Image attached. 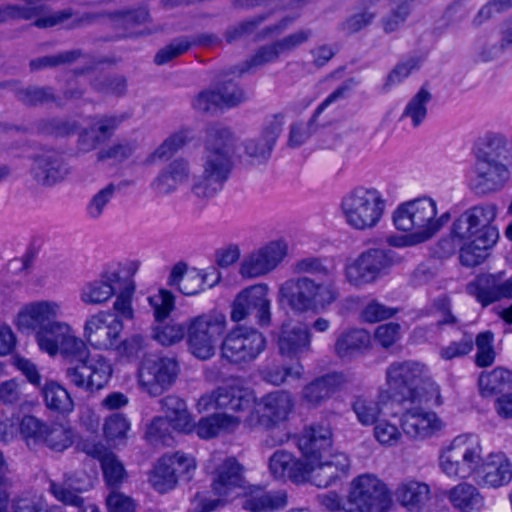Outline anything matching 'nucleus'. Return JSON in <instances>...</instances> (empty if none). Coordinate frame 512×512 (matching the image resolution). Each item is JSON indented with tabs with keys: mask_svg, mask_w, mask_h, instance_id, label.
Instances as JSON below:
<instances>
[{
	"mask_svg": "<svg viewBox=\"0 0 512 512\" xmlns=\"http://www.w3.org/2000/svg\"><path fill=\"white\" fill-rule=\"evenodd\" d=\"M438 466L450 479L473 478L482 488H500L512 480V463L503 452L484 455L475 433H461L439 449Z\"/></svg>",
	"mask_w": 512,
	"mask_h": 512,
	"instance_id": "obj_1",
	"label": "nucleus"
},
{
	"mask_svg": "<svg viewBox=\"0 0 512 512\" xmlns=\"http://www.w3.org/2000/svg\"><path fill=\"white\" fill-rule=\"evenodd\" d=\"M41 351L49 356L76 358L64 371L68 383L85 392L102 390L110 381L113 367L102 354H91L83 339L76 336L70 324L57 319L35 335Z\"/></svg>",
	"mask_w": 512,
	"mask_h": 512,
	"instance_id": "obj_2",
	"label": "nucleus"
},
{
	"mask_svg": "<svg viewBox=\"0 0 512 512\" xmlns=\"http://www.w3.org/2000/svg\"><path fill=\"white\" fill-rule=\"evenodd\" d=\"M496 216V205L483 204L465 210L453 221L451 239L459 247L462 265L475 267L486 260L499 237L498 229L493 225Z\"/></svg>",
	"mask_w": 512,
	"mask_h": 512,
	"instance_id": "obj_3",
	"label": "nucleus"
},
{
	"mask_svg": "<svg viewBox=\"0 0 512 512\" xmlns=\"http://www.w3.org/2000/svg\"><path fill=\"white\" fill-rule=\"evenodd\" d=\"M235 138L231 131L216 125L207 131L201 156L200 175L194 176L190 189L198 198H211L221 191L233 168Z\"/></svg>",
	"mask_w": 512,
	"mask_h": 512,
	"instance_id": "obj_4",
	"label": "nucleus"
},
{
	"mask_svg": "<svg viewBox=\"0 0 512 512\" xmlns=\"http://www.w3.org/2000/svg\"><path fill=\"white\" fill-rule=\"evenodd\" d=\"M340 297L335 277L317 281L308 276L287 279L278 289V302L298 313L327 311Z\"/></svg>",
	"mask_w": 512,
	"mask_h": 512,
	"instance_id": "obj_5",
	"label": "nucleus"
},
{
	"mask_svg": "<svg viewBox=\"0 0 512 512\" xmlns=\"http://www.w3.org/2000/svg\"><path fill=\"white\" fill-rule=\"evenodd\" d=\"M448 212L438 215L437 202L429 196H421L399 204L392 220L399 231L410 233L409 242L418 244L431 239L449 221Z\"/></svg>",
	"mask_w": 512,
	"mask_h": 512,
	"instance_id": "obj_6",
	"label": "nucleus"
},
{
	"mask_svg": "<svg viewBox=\"0 0 512 512\" xmlns=\"http://www.w3.org/2000/svg\"><path fill=\"white\" fill-rule=\"evenodd\" d=\"M386 210V199L374 187L358 186L341 199L344 222L353 230L368 231L379 225Z\"/></svg>",
	"mask_w": 512,
	"mask_h": 512,
	"instance_id": "obj_7",
	"label": "nucleus"
},
{
	"mask_svg": "<svg viewBox=\"0 0 512 512\" xmlns=\"http://www.w3.org/2000/svg\"><path fill=\"white\" fill-rule=\"evenodd\" d=\"M206 468L213 474L212 491L218 498L208 499L205 496L196 495L191 512H210L233 496L235 490L243 487L244 469L234 457L213 454Z\"/></svg>",
	"mask_w": 512,
	"mask_h": 512,
	"instance_id": "obj_8",
	"label": "nucleus"
},
{
	"mask_svg": "<svg viewBox=\"0 0 512 512\" xmlns=\"http://www.w3.org/2000/svg\"><path fill=\"white\" fill-rule=\"evenodd\" d=\"M398 262L400 258L391 249L369 248L345 260L343 278L350 286L361 289L388 275Z\"/></svg>",
	"mask_w": 512,
	"mask_h": 512,
	"instance_id": "obj_9",
	"label": "nucleus"
},
{
	"mask_svg": "<svg viewBox=\"0 0 512 512\" xmlns=\"http://www.w3.org/2000/svg\"><path fill=\"white\" fill-rule=\"evenodd\" d=\"M226 327V316L220 312H210L191 318L187 326V340L191 353L201 360L212 357Z\"/></svg>",
	"mask_w": 512,
	"mask_h": 512,
	"instance_id": "obj_10",
	"label": "nucleus"
},
{
	"mask_svg": "<svg viewBox=\"0 0 512 512\" xmlns=\"http://www.w3.org/2000/svg\"><path fill=\"white\" fill-rule=\"evenodd\" d=\"M348 512L384 511L390 507L391 498L387 486L373 474L354 478L348 488Z\"/></svg>",
	"mask_w": 512,
	"mask_h": 512,
	"instance_id": "obj_11",
	"label": "nucleus"
},
{
	"mask_svg": "<svg viewBox=\"0 0 512 512\" xmlns=\"http://www.w3.org/2000/svg\"><path fill=\"white\" fill-rule=\"evenodd\" d=\"M266 339L252 327L238 326L224 337L221 356L230 363L240 364L255 360L265 349Z\"/></svg>",
	"mask_w": 512,
	"mask_h": 512,
	"instance_id": "obj_12",
	"label": "nucleus"
},
{
	"mask_svg": "<svg viewBox=\"0 0 512 512\" xmlns=\"http://www.w3.org/2000/svg\"><path fill=\"white\" fill-rule=\"evenodd\" d=\"M428 371V367L419 362H393L386 369V384L400 400L415 403L420 397V385Z\"/></svg>",
	"mask_w": 512,
	"mask_h": 512,
	"instance_id": "obj_13",
	"label": "nucleus"
},
{
	"mask_svg": "<svg viewBox=\"0 0 512 512\" xmlns=\"http://www.w3.org/2000/svg\"><path fill=\"white\" fill-rule=\"evenodd\" d=\"M179 372L177 361L171 357H148L137 373L140 389L150 396H159L175 382Z\"/></svg>",
	"mask_w": 512,
	"mask_h": 512,
	"instance_id": "obj_14",
	"label": "nucleus"
},
{
	"mask_svg": "<svg viewBox=\"0 0 512 512\" xmlns=\"http://www.w3.org/2000/svg\"><path fill=\"white\" fill-rule=\"evenodd\" d=\"M252 312L261 327L270 325L271 300L267 284L258 283L242 289L232 302L230 318L233 322H241Z\"/></svg>",
	"mask_w": 512,
	"mask_h": 512,
	"instance_id": "obj_15",
	"label": "nucleus"
},
{
	"mask_svg": "<svg viewBox=\"0 0 512 512\" xmlns=\"http://www.w3.org/2000/svg\"><path fill=\"white\" fill-rule=\"evenodd\" d=\"M124 265L118 261L105 264L98 276L85 282L79 291V299L85 305L101 306L108 303L125 279Z\"/></svg>",
	"mask_w": 512,
	"mask_h": 512,
	"instance_id": "obj_16",
	"label": "nucleus"
},
{
	"mask_svg": "<svg viewBox=\"0 0 512 512\" xmlns=\"http://www.w3.org/2000/svg\"><path fill=\"white\" fill-rule=\"evenodd\" d=\"M124 323L118 318L111 319V312L100 310L89 315L83 325L85 344L99 351H113L121 338Z\"/></svg>",
	"mask_w": 512,
	"mask_h": 512,
	"instance_id": "obj_17",
	"label": "nucleus"
},
{
	"mask_svg": "<svg viewBox=\"0 0 512 512\" xmlns=\"http://www.w3.org/2000/svg\"><path fill=\"white\" fill-rule=\"evenodd\" d=\"M255 405L244 424L249 428H271L288 419L293 401L288 392L276 391L263 396Z\"/></svg>",
	"mask_w": 512,
	"mask_h": 512,
	"instance_id": "obj_18",
	"label": "nucleus"
},
{
	"mask_svg": "<svg viewBox=\"0 0 512 512\" xmlns=\"http://www.w3.org/2000/svg\"><path fill=\"white\" fill-rule=\"evenodd\" d=\"M288 246L275 240L245 255L239 265V274L245 279L265 276L275 270L287 255Z\"/></svg>",
	"mask_w": 512,
	"mask_h": 512,
	"instance_id": "obj_19",
	"label": "nucleus"
},
{
	"mask_svg": "<svg viewBox=\"0 0 512 512\" xmlns=\"http://www.w3.org/2000/svg\"><path fill=\"white\" fill-rule=\"evenodd\" d=\"M63 316L62 304L54 300H36L24 304L18 310L13 324L22 333L35 335L49 323Z\"/></svg>",
	"mask_w": 512,
	"mask_h": 512,
	"instance_id": "obj_20",
	"label": "nucleus"
},
{
	"mask_svg": "<svg viewBox=\"0 0 512 512\" xmlns=\"http://www.w3.org/2000/svg\"><path fill=\"white\" fill-rule=\"evenodd\" d=\"M399 421L403 433L413 440L429 439L444 428V422L437 413L422 407L406 409Z\"/></svg>",
	"mask_w": 512,
	"mask_h": 512,
	"instance_id": "obj_21",
	"label": "nucleus"
},
{
	"mask_svg": "<svg viewBox=\"0 0 512 512\" xmlns=\"http://www.w3.org/2000/svg\"><path fill=\"white\" fill-rule=\"evenodd\" d=\"M268 470L274 479L300 484L310 480L312 466L303 457L298 458L292 452L279 449L270 456Z\"/></svg>",
	"mask_w": 512,
	"mask_h": 512,
	"instance_id": "obj_22",
	"label": "nucleus"
},
{
	"mask_svg": "<svg viewBox=\"0 0 512 512\" xmlns=\"http://www.w3.org/2000/svg\"><path fill=\"white\" fill-rule=\"evenodd\" d=\"M297 446L302 457L311 466L329 455L332 446V431L328 425L313 424L305 427L297 437Z\"/></svg>",
	"mask_w": 512,
	"mask_h": 512,
	"instance_id": "obj_23",
	"label": "nucleus"
},
{
	"mask_svg": "<svg viewBox=\"0 0 512 512\" xmlns=\"http://www.w3.org/2000/svg\"><path fill=\"white\" fill-rule=\"evenodd\" d=\"M192 178L190 161L178 157L167 163L151 183L152 189L159 195H169L188 184Z\"/></svg>",
	"mask_w": 512,
	"mask_h": 512,
	"instance_id": "obj_24",
	"label": "nucleus"
},
{
	"mask_svg": "<svg viewBox=\"0 0 512 512\" xmlns=\"http://www.w3.org/2000/svg\"><path fill=\"white\" fill-rule=\"evenodd\" d=\"M312 333L303 324H284L278 336L279 353L287 358L299 361L311 352Z\"/></svg>",
	"mask_w": 512,
	"mask_h": 512,
	"instance_id": "obj_25",
	"label": "nucleus"
},
{
	"mask_svg": "<svg viewBox=\"0 0 512 512\" xmlns=\"http://www.w3.org/2000/svg\"><path fill=\"white\" fill-rule=\"evenodd\" d=\"M65 12H50L45 5L19 7L7 5L0 7V23L13 19L31 20L35 19L34 25L39 28H47L61 23L68 18Z\"/></svg>",
	"mask_w": 512,
	"mask_h": 512,
	"instance_id": "obj_26",
	"label": "nucleus"
},
{
	"mask_svg": "<svg viewBox=\"0 0 512 512\" xmlns=\"http://www.w3.org/2000/svg\"><path fill=\"white\" fill-rule=\"evenodd\" d=\"M245 99L243 91L234 83L228 82L218 90L204 91L193 101V107L201 112H214L231 108Z\"/></svg>",
	"mask_w": 512,
	"mask_h": 512,
	"instance_id": "obj_27",
	"label": "nucleus"
},
{
	"mask_svg": "<svg viewBox=\"0 0 512 512\" xmlns=\"http://www.w3.org/2000/svg\"><path fill=\"white\" fill-rule=\"evenodd\" d=\"M509 178L507 164L479 158L475 166L473 186L481 193L494 192L501 189Z\"/></svg>",
	"mask_w": 512,
	"mask_h": 512,
	"instance_id": "obj_28",
	"label": "nucleus"
},
{
	"mask_svg": "<svg viewBox=\"0 0 512 512\" xmlns=\"http://www.w3.org/2000/svg\"><path fill=\"white\" fill-rule=\"evenodd\" d=\"M284 117L275 115L263 126L260 135L244 142L245 153L251 158L266 159L282 132Z\"/></svg>",
	"mask_w": 512,
	"mask_h": 512,
	"instance_id": "obj_29",
	"label": "nucleus"
},
{
	"mask_svg": "<svg viewBox=\"0 0 512 512\" xmlns=\"http://www.w3.org/2000/svg\"><path fill=\"white\" fill-rule=\"evenodd\" d=\"M350 468L349 457L343 452H335L323 457L313 465L310 478L318 487H327Z\"/></svg>",
	"mask_w": 512,
	"mask_h": 512,
	"instance_id": "obj_30",
	"label": "nucleus"
},
{
	"mask_svg": "<svg viewBox=\"0 0 512 512\" xmlns=\"http://www.w3.org/2000/svg\"><path fill=\"white\" fill-rule=\"evenodd\" d=\"M371 347V336L364 329H346L339 333L333 345V353L343 361H351Z\"/></svg>",
	"mask_w": 512,
	"mask_h": 512,
	"instance_id": "obj_31",
	"label": "nucleus"
},
{
	"mask_svg": "<svg viewBox=\"0 0 512 512\" xmlns=\"http://www.w3.org/2000/svg\"><path fill=\"white\" fill-rule=\"evenodd\" d=\"M122 120L123 118L118 116H104L92 119L89 128L84 129L79 135V150L89 152L95 149L99 144L112 136Z\"/></svg>",
	"mask_w": 512,
	"mask_h": 512,
	"instance_id": "obj_32",
	"label": "nucleus"
},
{
	"mask_svg": "<svg viewBox=\"0 0 512 512\" xmlns=\"http://www.w3.org/2000/svg\"><path fill=\"white\" fill-rule=\"evenodd\" d=\"M34 179L43 185H52L62 181L69 173L64 161L52 151L38 155L31 168Z\"/></svg>",
	"mask_w": 512,
	"mask_h": 512,
	"instance_id": "obj_33",
	"label": "nucleus"
},
{
	"mask_svg": "<svg viewBox=\"0 0 512 512\" xmlns=\"http://www.w3.org/2000/svg\"><path fill=\"white\" fill-rule=\"evenodd\" d=\"M347 379L342 373H329L321 376L303 388L302 399L311 406H318L341 389Z\"/></svg>",
	"mask_w": 512,
	"mask_h": 512,
	"instance_id": "obj_34",
	"label": "nucleus"
},
{
	"mask_svg": "<svg viewBox=\"0 0 512 512\" xmlns=\"http://www.w3.org/2000/svg\"><path fill=\"white\" fill-rule=\"evenodd\" d=\"M165 418L176 432L190 434L194 432V419L186 402L178 396L167 395L160 401Z\"/></svg>",
	"mask_w": 512,
	"mask_h": 512,
	"instance_id": "obj_35",
	"label": "nucleus"
},
{
	"mask_svg": "<svg viewBox=\"0 0 512 512\" xmlns=\"http://www.w3.org/2000/svg\"><path fill=\"white\" fill-rule=\"evenodd\" d=\"M220 387L222 409L240 412L256 403L253 390L242 379H231Z\"/></svg>",
	"mask_w": 512,
	"mask_h": 512,
	"instance_id": "obj_36",
	"label": "nucleus"
},
{
	"mask_svg": "<svg viewBox=\"0 0 512 512\" xmlns=\"http://www.w3.org/2000/svg\"><path fill=\"white\" fill-rule=\"evenodd\" d=\"M240 423L241 420L237 416L227 413H215L202 417L197 423L194 422V431L199 438L209 440L221 434L235 432Z\"/></svg>",
	"mask_w": 512,
	"mask_h": 512,
	"instance_id": "obj_37",
	"label": "nucleus"
},
{
	"mask_svg": "<svg viewBox=\"0 0 512 512\" xmlns=\"http://www.w3.org/2000/svg\"><path fill=\"white\" fill-rule=\"evenodd\" d=\"M397 502L411 512L420 511L430 499V488L424 482L408 479L398 484L394 491Z\"/></svg>",
	"mask_w": 512,
	"mask_h": 512,
	"instance_id": "obj_38",
	"label": "nucleus"
},
{
	"mask_svg": "<svg viewBox=\"0 0 512 512\" xmlns=\"http://www.w3.org/2000/svg\"><path fill=\"white\" fill-rule=\"evenodd\" d=\"M205 278L198 270H189L185 263L179 262L172 267L167 284L177 287L185 296H193L204 290Z\"/></svg>",
	"mask_w": 512,
	"mask_h": 512,
	"instance_id": "obj_39",
	"label": "nucleus"
},
{
	"mask_svg": "<svg viewBox=\"0 0 512 512\" xmlns=\"http://www.w3.org/2000/svg\"><path fill=\"white\" fill-rule=\"evenodd\" d=\"M469 295L483 306H487L500 299V274H482L467 285Z\"/></svg>",
	"mask_w": 512,
	"mask_h": 512,
	"instance_id": "obj_40",
	"label": "nucleus"
},
{
	"mask_svg": "<svg viewBox=\"0 0 512 512\" xmlns=\"http://www.w3.org/2000/svg\"><path fill=\"white\" fill-rule=\"evenodd\" d=\"M287 496L285 492H268L257 488L245 498L243 508L252 512H271L285 507Z\"/></svg>",
	"mask_w": 512,
	"mask_h": 512,
	"instance_id": "obj_41",
	"label": "nucleus"
},
{
	"mask_svg": "<svg viewBox=\"0 0 512 512\" xmlns=\"http://www.w3.org/2000/svg\"><path fill=\"white\" fill-rule=\"evenodd\" d=\"M446 496L451 505L461 511L479 510L484 505L478 488L465 481L453 486L447 491Z\"/></svg>",
	"mask_w": 512,
	"mask_h": 512,
	"instance_id": "obj_42",
	"label": "nucleus"
},
{
	"mask_svg": "<svg viewBox=\"0 0 512 512\" xmlns=\"http://www.w3.org/2000/svg\"><path fill=\"white\" fill-rule=\"evenodd\" d=\"M46 407L61 415H68L74 410V401L68 390L56 381H46L41 389Z\"/></svg>",
	"mask_w": 512,
	"mask_h": 512,
	"instance_id": "obj_43",
	"label": "nucleus"
},
{
	"mask_svg": "<svg viewBox=\"0 0 512 512\" xmlns=\"http://www.w3.org/2000/svg\"><path fill=\"white\" fill-rule=\"evenodd\" d=\"M484 151L479 158L504 162L508 166L512 162V145L501 133L489 132L484 136Z\"/></svg>",
	"mask_w": 512,
	"mask_h": 512,
	"instance_id": "obj_44",
	"label": "nucleus"
},
{
	"mask_svg": "<svg viewBox=\"0 0 512 512\" xmlns=\"http://www.w3.org/2000/svg\"><path fill=\"white\" fill-rule=\"evenodd\" d=\"M116 292L115 300L113 302L111 319L118 318L121 323L134 319L133 296L136 290L134 281L130 278H125Z\"/></svg>",
	"mask_w": 512,
	"mask_h": 512,
	"instance_id": "obj_45",
	"label": "nucleus"
},
{
	"mask_svg": "<svg viewBox=\"0 0 512 512\" xmlns=\"http://www.w3.org/2000/svg\"><path fill=\"white\" fill-rule=\"evenodd\" d=\"M178 458H160L155 465L149 481L151 485L160 493H165L173 489L179 481L176 472L172 470V464L177 463Z\"/></svg>",
	"mask_w": 512,
	"mask_h": 512,
	"instance_id": "obj_46",
	"label": "nucleus"
},
{
	"mask_svg": "<svg viewBox=\"0 0 512 512\" xmlns=\"http://www.w3.org/2000/svg\"><path fill=\"white\" fill-rule=\"evenodd\" d=\"M478 384L482 396H492L512 387V372L503 368H496L490 372L482 373Z\"/></svg>",
	"mask_w": 512,
	"mask_h": 512,
	"instance_id": "obj_47",
	"label": "nucleus"
},
{
	"mask_svg": "<svg viewBox=\"0 0 512 512\" xmlns=\"http://www.w3.org/2000/svg\"><path fill=\"white\" fill-rule=\"evenodd\" d=\"M431 94L421 88L406 104L401 119L409 120L412 127H419L427 117Z\"/></svg>",
	"mask_w": 512,
	"mask_h": 512,
	"instance_id": "obj_48",
	"label": "nucleus"
},
{
	"mask_svg": "<svg viewBox=\"0 0 512 512\" xmlns=\"http://www.w3.org/2000/svg\"><path fill=\"white\" fill-rule=\"evenodd\" d=\"M74 442L73 430L64 424L52 423L46 425L43 440L49 449L62 452L68 449Z\"/></svg>",
	"mask_w": 512,
	"mask_h": 512,
	"instance_id": "obj_49",
	"label": "nucleus"
},
{
	"mask_svg": "<svg viewBox=\"0 0 512 512\" xmlns=\"http://www.w3.org/2000/svg\"><path fill=\"white\" fill-rule=\"evenodd\" d=\"M187 141V131L181 130L171 134L152 153L147 156L145 163L152 165L158 161L171 158L186 145Z\"/></svg>",
	"mask_w": 512,
	"mask_h": 512,
	"instance_id": "obj_50",
	"label": "nucleus"
},
{
	"mask_svg": "<svg viewBox=\"0 0 512 512\" xmlns=\"http://www.w3.org/2000/svg\"><path fill=\"white\" fill-rule=\"evenodd\" d=\"M187 141V131L181 130L171 134L152 153L147 156L145 163L152 165L158 161L171 158L186 145Z\"/></svg>",
	"mask_w": 512,
	"mask_h": 512,
	"instance_id": "obj_51",
	"label": "nucleus"
},
{
	"mask_svg": "<svg viewBox=\"0 0 512 512\" xmlns=\"http://www.w3.org/2000/svg\"><path fill=\"white\" fill-rule=\"evenodd\" d=\"M352 410L361 425L372 426L381 419L383 409L380 401L366 396H358L352 404Z\"/></svg>",
	"mask_w": 512,
	"mask_h": 512,
	"instance_id": "obj_52",
	"label": "nucleus"
},
{
	"mask_svg": "<svg viewBox=\"0 0 512 512\" xmlns=\"http://www.w3.org/2000/svg\"><path fill=\"white\" fill-rule=\"evenodd\" d=\"M373 426V437L379 445L391 448L402 441L403 431L390 420L381 418Z\"/></svg>",
	"mask_w": 512,
	"mask_h": 512,
	"instance_id": "obj_53",
	"label": "nucleus"
},
{
	"mask_svg": "<svg viewBox=\"0 0 512 512\" xmlns=\"http://www.w3.org/2000/svg\"><path fill=\"white\" fill-rule=\"evenodd\" d=\"M304 373L303 365L297 361L291 366H271L262 372L263 379L275 386L283 384L288 379L299 380Z\"/></svg>",
	"mask_w": 512,
	"mask_h": 512,
	"instance_id": "obj_54",
	"label": "nucleus"
},
{
	"mask_svg": "<svg viewBox=\"0 0 512 512\" xmlns=\"http://www.w3.org/2000/svg\"><path fill=\"white\" fill-rule=\"evenodd\" d=\"M100 461L105 482L114 490L126 477L124 466L113 453L104 454Z\"/></svg>",
	"mask_w": 512,
	"mask_h": 512,
	"instance_id": "obj_55",
	"label": "nucleus"
},
{
	"mask_svg": "<svg viewBox=\"0 0 512 512\" xmlns=\"http://www.w3.org/2000/svg\"><path fill=\"white\" fill-rule=\"evenodd\" d=\"M148 303L153 309L155 322H162L173 311L175 298L170 291L161 288L148 297Z\"/></svg>",
	"mask_w": 512,
	"mask_h": 512,
	"instance_id": "obj_56",
	"label": "nucleus"
},
{
	"mask_svg": "<svg viewBox=\"0 0 512 512\" xmlns=\"http://www.w3.org/2000/svg\"><path fill=\"white\" fill-rule=\"evenodd\" d=\"M292 270L296 274L323 275L327 278L335 277L334 271L329 269L323 258L307 256L295 261Z\"/></svg>",
	"mask_w": 512,
	"mask_h": 512,
	"instance_id": "obj_57",
	"label": "nucleus"
},
{
	"mask_svg": "<svg viewBox=\"0 0 512 512\" xmlns=\"http://www.w3.org/2000/svg\"><path fill=\"white\" fill-rule=\"evenodd\" d=\"M131 428V423L127 417L120 413L112 414L105 419L103 432L109 441H123Z\"/></svg>",
	"mask_w": 512,
	"mask_h": 512,
	"instance_id": "obj_58",
	"label": "nucleus"
},
{
	"mask_svg": "<svg viewBox=\"0 0 512 512\" xmlns=\"http://www.w3.org/2000/svg\"><path fill=\"white\" fill-rule=\"evenodd\" d=\"M156 323L153 328V338L161 345L169 346L183 339L185 328L181 324L174 322L163 324V321Z\"/></svg>",
	"mask_w": 512,
	"mask_h": 512,
	"instance_id": "obj_59",
	"label": "nucleus"
},
{
	"mask_svg": "<svg viewBox=\"0 0 512 512\" xmlns=\"http://www.w3.org/2000/svg\"><path fill=\"white\" fill-rule=\"evenodd\" d=\"M49 491L60 502L72 506H81L83 499L79 496L80 487H74L70 478L66 479L63 484L50 480Z\"/></svg>",
	"mask_w": 512,
	"mask_h": 512,
	"instance_id": "obj_60",
	"label": "nucleus"
},
{
	"mask_svg": "<svg viewBox=\"0 0 512 512\" xmlns=\"http://www.w3.org/2000/svg\"><path fill=\"white\" fill-rule=\"evenodd\" d=\"M45 423L41 422L34 416H24L18 425V431L20 432L27 445L39 444L43 440V435L46 428Z\"/></svg>",
	"mask_w": 512,
	"mask_h": 512,
	"instance_id": "obj_61",
	"label": "nucleus"
},
{
	"mask_svg": "<svg viewBox=\"0 0 512 512\" xmlns=\"http://www.w3.org/2000/svg\"><path fill=\"white\" fill-rule=\"evenodd\" d=\"M172 431L174 430L170 423L162 416H157L147 426L145 437L154 445H168L171 440Z\"/></svg>",
	"mask_w": 512,
	"mask_h": 512,
	"instance_id": "obj_62",
	"label": "nucleus"
},
{
	"mask_svg": "<svg viewBox=\"0 0 512 512\" xmlns=\"http://www.w3.org/2000/svg\"><path fill=\"white\" fill-rule=\"evenodd\" d=\"M146 342L141 335H131L124 340H118L113 352L120 358L136 359L145 350Z\"/></svg>",
	"mask_w": 512,
	"mask_h": 512,
	"instance_id": "obj_63",
	"label": "nucleus"
},
{
	"mask_svg": "<svg viewBox=\"0 0 512 512\" xmlns=\"http://www.w3.org/2000/svg\"><path fill=\"white\" fill-rule=\"evenodd\" d=\"M25 384L16 379L6 380L0 383V402L4 405H18L25 401Z\"/></svg>",
	"mask_w": 512,
	"mask_h": 512,
	"instance_id": "obj_64",
	"label": "nucleus"
}]
</instances>
